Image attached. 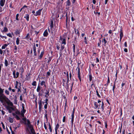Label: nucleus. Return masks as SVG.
Returning a JSON list of instances; mask_svg holds the SVG:
<instances>
[{
	"mask_svg": "<svg viewBox=\"0 0 134 134\" xmlns=\"http://www.w3.org/2000/svg\"><path fill=\"white\" fill-rule=\"evenodd\" d=\"M21 122L25 124L27 126L30 130V134H35L32 126L29 120L27 119L26 118H22V120H21Z\"/></svg>",
	"mask_w": 134,
	"mask_h": 134,
	"instance_id": "nucleus-1",
	"label": "nucleus"
},
{
	"mask_svg": "<svg viewBox=\"0 0 134 134\" xmlns=\"http://www.w3.org/2000/svg\"><path fill=\"white\" fill-rule=\"evenodd\" d=\"M59 42L61 44H64V45H65L66 44V40L65 38L61 36L60 37Z\"/></svg>",
	"mask_w": 134,
	"mask_h": 134,
	"instance_id": "nucleus-2",
	"label": "nucleus"
},
{
	"mask_svg": "<svg viewBox=\"0 0 134 134\" xmlns=\"http://www.w3.org/2000/svg\"><path fill=\"white\" fill-rule=\"evenodd\" d=\"M26 111V110H22L21 112L19 111H17L16 112V114L19 115L20 116L24 117V114Z\"/></svg>",
	"mask_w": 134,
	"mask_h": 134,
	"instance_id": "nucleus-3",
	"label": "nucleus"
},
{
	"mask_svg": "<svg viewBox=\"0 0 134 134\" xmlns=\"http://www.w3.org/2000/svg\"><path fill=\"white\" fill-rule=\"evenodd\" d=\"M15 85V88L18 89V92H19L20 90L21 83L18 81H16Z\"/></svg>",
	"mask_w": 134,
	"mask_h": 134,
	"instance_id": "nucleus-4",
	"label": "nucleus"
},
{
	"mask_svg": "<svg viewBox=\"0 0 134 134\" xmlns=\"http://www.w3.org/2000/svg\"><path fill=\"white\" fill-rule=\"evenodd\" d=\"M0 98L5 101L8 100V99L3 94L0 95Z\"/></svg>",
	"mask_w": 134,
	"mask_h": 134,
	"instance_id": "nucleus-5",
	"label": "nucleus"
},
{
	"mask_svg": "<svg viewBox=\"0 0 134 134\" xmlns=\"http://www.w3.org/2000/svg\"><path fill=\"white\" fill-rule=\"evenodd\" d=\"M77 69L78 77L80 81H81V78L80 74V69L79 66L77 68Z\"/></svg>",
	"mask_w": 134,
	"mask_h": 134,
	"instance_id": "nucleus-6",
	"label": "nucleus"
},
{
	"mask_svg": "<svg viewBox=\"0 0 134 134\" xmlns=\"http://www.w3.org/2000/svg\"><path fill=\"white\" fill-rule=\"evenodd\" d=\"M42 9H40L37 11L36 13L34 14V15L35 16H37L38 15H40L41 14V12Z\"/></svg>",
	"mask_w": 134,
	"mask_h": 134,
	"instance_id": "nucleus-7",
	"label": "nucleus"
},
{
	"mask_svg": "<svg viewBox=\"0 0 134 134\" xmlns=\"http://www.w3.org/2000/svg\"><path fill=\"white\" fill-rule=\"evenodd\" d=\"M13 76L14 77V78H16L18 77L19 75V73L18 72H16V75H15V71H14L13 72Z\"/></svg>",
	"mask_w": 134,
	"mask_h": 134,
	"instance_id": "nucleus-8",
	"label": "nucleus"
},
{
	"mask_svg": "<svg viewBox=\"0 0 134 134\" xmlns=\"http://www.w3.org/2000/svg\"><path fill=\"white\" fill-rule=\"evenodd\" d=\"M5 0H1L0 1V5L1 7H3L4 4Z\"/></svg>",
	"mask_w": 134,
	"mask_h": 134,
	"instance_id": "nucleus-9",
	"label": "nucleus"
},
{
	"mask_svg": "<svg viewBox=\"0 0 134 134\" xmlns=\"http://www.w3.org/2000/svg\"><path fill=\"white\" fill-rule=\"evenodd\" d=\"M44 101L45 102V104L44 105V108L45 109H46L47 107L48 99H46V100H44Z\"/></svg>",
	"mask_w": 134,
	"mask_h": 134,
	"instance_id": "nucleus-10",
	"label": "nucleus"
},
{
	"mask_svg": "<svg viewBox=\"0 0 134 134\" xmlns=\"http://www.w3.org/2000/svg\"><path fill=\"white\" fill-rule=\"evenodd\" d=\"M48 34V32L47 30H46L44 31L43 34V35L44 37H47V36Z\"/></svg>",
	"mask_w": 134,
	"mask_h": 134,
	"instance_id": "nucleus-11",
	"label": "nucleus"
},
{
	"mask_svg": "<svg viewBox=\"0 0 134 134\" xmlns=\"http://www.w3.org/2000/svg\"><path fill=\"white\" fill-rule=\"evenodd\" d=\"M94 108L95 109H97L98 108L99 109V107H98V106L97 103L96 102H94Z\"/></svg>",
	"mask_w": 134,
	"mask_h": 134,
	"instance_id": "nucleus-12",
	"label": "nucleus"
},
{
	"mask_svg": "<svg viewBox=\"0 0 134 134\" xmlns=\"http://www.w3.org/2000/svg\"><path fill=\"white\" fill-rule=\"evenodd\" d=\"M102 42L103 43V45L104 46H106V44L107 43V41L105 40V39L104 38L103 40H102Z\"/></svg>",
	"mask_w": 134,
	"mask_h": 134,
	"instance_id": "nucleus-13",
	"label": "nucleus"
},
{
	"mask_svg": "<svg viewBox=\"0 0 134 134\" xmlns=\"http://www.w3.org/2000/svg\"><path fill=\"white\" fill-rule=\"evenodd\" d=\"M7 100L8 101H7V103L8 105L11 106L13 105V104L12 102H11L9 99L8 100Z\"/></svg>",
	"mask_w": 134,
	"mask_h": 134,
	"instance_id": "nucleus-14",
	"label": "nucleus"
},
{
	"mask_svg": "<svg viewBox=\"0 0 134 134\" xmlns=\"http://www.w3.org/2000/svg\"><path fill=\"white\" fill-rule=\"evenodd\" d=\"M42 88L41 87H40L39 85H38L37 86V92H40V90Z\"/></svg>",
	"mask_w": 134,
	"mask_h": 134,
	"instance_id": "nucleus-15",
	"label": "nucleus"
},
{
	"mask_svg": "<svg viewBox=\"0 0 134 134\" xmlns=\"http://www.w3.org/2000/svg\"><path fill=\"white\" fill-rule=\"evenodd\" d=\"M24 17L26 19V20L27 21H29V15H28V14H26L25 15V16H24Z\"/></svg>",
	"mask_w": 134,
	"mask_h": 134,
	"instance_id": "nucleus-16",
	"label": "nucleus"
},
{
	"mask_svg": "<svg viewBox=\"0 0 134 134\" xmlns=\"http://www.w3.org/2000/svg\"><path fill=\"white\" fill-rule=\"evenodd\" d=\"M4 64L6 67H7L8 65V61L6 59H5Z\"/></svg>",
	"mask_w": 134,
	"mask_h": 134,
	"instance_id": "nucleus-17",
	"label": "nucleus"
},
{
	"mask_svg": "<svg viewBox=\"0 0 134 134\" xmlns=\"http://www.w3.org/2000/svg\"><path fill=\"white\" fill-rule=\"evenodd\" d=\"M33 51L34 52V55H36V47L35 45H34L33 47Z\"/></svg>",
	"mask_w": 134,
	"mask_h": 134,
	"instance_id": "nucleus-18",
	"label": "nucleus"
},
{
	"mask_svg": "<svg viewBox=\"0 0 134 134\" xmlns=\"http://www.w3.org/2000/svg\"><path fill=\"white\" fill-rule=\"evenodd\" d=\"M39 109H41L42 107V102L41 100H40L39 102Z\"/></svg>",
	"mask_w": 134,
	"mask_h": 134,
	"instance_id": "nucleus-19",
	"label": "nucleus"
},
{
	"mask_svg": "<svg viewBox=\"0 0 134 134\" xmlns=\"http://www.w3.org/2000/svg\"><path fill=\"white\" fill-rule=\"evenodd\" d=\"M110 81L109 80V76H108V80L106 84L105 85H107V86H108V84L110 83Z\"/></svg>",
	"mask_w": 134,
	"mask_h": 134,
	"instance_id": "nucleus-20",
	"label": "nucleus"
},
{
	"mask_svg": "<svg viewBox=\"0 0 134 134\" xmlns=\"http://www.w3.org/2000/svg\"><path fill=\"white\" fill-rule=\"evenodd\" d=\"M65 45H64V44H61V48L60 49V52H62V51L64 48Z\"/></svg>",
	"mask_w": 134,
	"mask_h": 134,
	"instance_id": "nucleus-21",
	"label": "nucleus"
},
{
	"mask_svg": "<svg viewBox=\"0 0 134 134\" xmlns=\"http://www.w3.org/2000/svg\"><path fill=\"white\" fill-rule=\"evenodd\" d=\"M41 85L42 86L44 85L45 87H46L45 82L44 81H41Z\"/></svg>",
	"mask_w": 134,
	"mask_h": 134,
	"instance_id": "nucleus-22",
	"label": "nucleus"
},
{
	"mask_svg": "<svg viewBox=\"0 0 134 134\" xmlns=\"http://www.w3.org/2000/svg\"><path fill=\"white\" fill-rule=\"evenodd\" d=\"M45 93L46 94V95L45 96V97H48V96H49V91L47 90H46V92H45Z\"/></svg>",
	"mask_w": 134,
	"mask_h": 134,
	"instance_id": "nucleus-23",
	"label": "nucleus"
},
{
	"mask_svg": "<svg viewBox=\"0 0 134 134\" xmlns=\"http://www.w3.org/2000/svg\"><path fill=\"white\" fill-rule=\"evenodd\" d=\"M53 21H51V24L50 25V29L51 30L52 29L53 27Z\"/></svg>",
	"mask_w": 134,
	"mask_h": 134,
	"instance_id": "nucleus-24",
	"label": "nucleus"
},
{
	"mask_svg": "<svg viewBox=\"0 0 134 134\" xmlns=\"http://www.w3.org/2000/svg\"><path fill=\"white\" fill-rule=\"evenodd\" d=\"M66 5L69 6L70 5L71 3L70 2V0H67L66 2Z\"/></svg>",
	"mask_w": 134,
	"mask_h": 134,
	"instance_id": "nucleus-25",
	"label": "nucleus"
},
{
	"mask_svg": "<svg viewBox=\"0 0 134 134\" xmlns=\"http://www.w3.org/2000/svg\"><path fill=\"white\" fill-rule=\"evenodd\" d=\"M74 112L75 109L74 108L73 110L72 111V112L71 113V117H74Z\"/></svg>",
	"mask_w": 134,
	"mask_h": 134,
	"instance_id": "nucleus-26",
	"label": "nucleus"
},
{
	"mask_svg": "<svg viewBox=\"0 0 134 134\" xmlns=\"http://www.w3.org/2000/svg\"><path fill=\"white\" fill-rule=\"evenodd\" d=\"M59 125L58 124H57L55 128V131H57L58 129V128H59Z\"/></svg>",
	"mask_w": 134,
	"mask_h": 134,
	"instance_id": "nucleus-27",
	"label": "nucleus"
},
{
	"mask_svg": "<svg viewBox=\"0 0 134 134\" xmlns=\"http://www.w3.org/2000/svg\"><path fill=\"white\" fill-rule=\"evenodd\" d=\"M8 120L10 123H12L13 121V118H9Z\"/></svg>",
	"mask_w": 134,
	"mask_h": 134,
	"instance_id": "nucleus-28",
	"label": "nucleus"
},
{
	"mask_svg": "<svg viewBox=\"0 0 134 134\" xmlns=\"http://www.w3.org/2000/svg\"><path fill=\"white\" fill-rule=\"evenodd\" d=\"M19 38H17L16 40V44L18 45L19 44Z\"/></svg>",
	"mask_w": 134,
	"mask_h": 134,
	"instance_id": "nucleus-29",
	"label": "nucleus"
},
{
	"mask_svg": "<svg viewBox=\"0 0 134 134\" xmlns=\"http://www.w3.org/2000/svg\"><path fill=\"white\" fill-rule=\"evenodd\" d=\"M7 46V45L6 44H5L3 45L2 46V49H5V48Z\"/></svg>",
	"mask_w": 134,
	"mask_h": 134,
	"instance_id": "nucleus-30",
	"label": "nucleus"
},
{
	"mask_svg": "<svg viewBox=\"0 0 134 134\" xmlns=\"http://www.w3.org/2000/svg\"><path fill=\"white\" fill-rule=\"evenodd\" d=\"M43 54H44V52L43 51H42L41 52V54L40 55V56H39L40 59H41L42 58Z\"/></svg>",
	"mask_w": 134,
	"mask_h": 134,
	"instance_id": "nucleus-31",
	"label": "nucleus"
},
{
	"mask_svg": "<svg viewBox=\"0 0 134 134\" xmlns=\"http://www.w3.org/2000/svg\"><path fill=\"white\" fill-rule=\"evenodd\" d=\"M17 47L16 46H14V53H16L17 52Z\"/></svg>",
	"mask_w": 134,
	"mask_h": 134,
	"instance_id": "nucleus-32",
	"label": "nucleus"
},
{
	"mask_svg": "<svg viewBox=\"0 0 134 134\" xmlns=\"http://www.w3.org/2000/svg\"><path fill=\"white\" fill-rule=\"evenodd\" d=\"M8 30V29L6 27H5L4 28L3 31V32H7Z\"/></svg>",
	"mask_w": 134,
	"mask_h": 134,
	"instance_id": "nucleus-33",
	"label": "nucleus"
},
{
	"mask_svg": "<svg viewBox=\"0 0 134 134\" xmlns=\"http://www.w3.org/2000/svg\"><path fill=\"white\" fill-rule=\"evenodd\" d=\"M20 33V32L18 30H15V33L16 35H18Z\"/></svg>",
	"mask_w": 134,
	"mask_h": 134,
	"instance_id": "nucleus-34",
	"label": "nucleus"
},
{
	"mask_svg": "<svg viewBox=\"0 0 134 134\" xmlns=\"http://www.w3.org/2000/svg\"><path fill=\"white\" fill-rule=\"evenodd\" d=\"M20 72H21V74H22L23 73L24 70V69L23 68V67H21L20 68Z\"/></svg>",
	"mask_w": 134,
	"mask_h": 134,
	"instance_id": "nucleus-35",
	"label": "nucleus"
},
{
	"mask_svg": "<svg viewBox=\"0 0 134 134\" xmlns=\"http://www.w3.org/2000/svg\"><path fill=\"white\" fill-rule=\"evenodd\" d=\"M101 108L102 110L103 111L104 109V104L103 102H102V105L101 107Z\"/></svg>",
	"mask_w": 134,
	"mask_h": 134,
	"instance_id": "nucleus-36",
	"label": "nucleus"
},
{
	"mask_svg": "<svg viewBox=\"0 0 134 134\" xmlns=\"http://www.w3.org/2000/svg\"><path fill=\"white\" fill-rule=\"evenodd\" d=\"M32 85L33 86H35L36 85V81H34L33 82L32 84Z\"/></svg>",
	"mask_w": 134,
	"mask_h": 134,
	"instance_id": "nucleus-37",
	"label": "nucleus"
},
{
	"mask_svg": "<svg viewBox=\"0 0 134 134\" xmlns=\"http://www.w3.org/2000/svg\"><path fill=\"white\" fill-rule=\"evenodd\" d=\"M96 93H97V95L98 97L99 98H100L101 97V96L99 94L97 90L96 91Z\"/></svg>",
	"mask_w": 134,
	"mask_h": 134,
	"instance_id": "nucleus-38",
	"label": "nucleus"
},
{
	"mask_svg": "<svg viewBox=\"0 0 134 134\" xmlns=\"http://www.w3.org/2000/svg\"><path fill=\"white\" fill-rule=\"evenodd\" d=\"M49 129L51 132L52 131V128L51 126V125L49 123Z\"/></svg>",
	"mask_w": 134,
	"mask_h": 134,
	"instance_id": "nucleus-39",
	"label": "nucleus"
},
{
	"mask_svg": "<svg viewBox=\"0 0 134 134\" xmlns=\"http://www.w3.org/2000/svg\"><path fill=\"white\" fill-rule=\"evenodd\" d=\"M84 40H85V41H84V42L86 44H87L88 43H87V38H86V37H85V38H84Z\"/></svg>",
	"mask_w": 134,
	"mask_h": 134,
	"instance_id": "nucleus-40",
	"label": "nucleus"
},
{
	"mask_svg": "<svg viewBox=\"0 0 134 134\" xmlns=\"http://www.w3.org/2000/svg\"><path fill=\"white\" fill-rule=\"evenodd\" d=\"M29 37H30V34L29 33H28L25 37V38L28 39Z\"/></svg>",
	"mask_w": 134,
	"mask_h": 134,
	"instance_id": "nucleus-41",
	"label": "nucleus"
},
{
	"mask_svg": "<svg viewBox=\"0 0 134 134\" xmlns=\"http://www.w3.org/2000/svg\"><path fill=\"white\" fill-rule=\"evenodd\" d=\"M89 80L90 81H91L92 80V76L91 74H90L89 76Z\"/></svg>",
	"mask_w": 134,
	"mask_h": 134,
	"instance_id": "nucleus-42",
	"label": "nucleus"
},
{
	"mask_svg": "<svg viewBox=\"0 0 134 134\" xmlns=\"http://www.w3.org/2000/svg\"><path fill=\"white\" fill-rule=\"evenodd\" d=\"M120 37H122L123 36V34L122 32L121 31V32L120 35Z\"/></svg>",
	"mask_w": 134,
	"mask_h": 134,
	"instance_id": "nucleus-43",
	"label": "nucleus"
},
{
	"mask_svg": "<svg viewBox=\"0 0 134 134\" xmlns=\"http://www.w3.org/2000/svg\"><path fill=\"white\" fill-rule=\"evenodd\" d=\"M73 52H74V53H75V45L74 44H73Z\"/></svg>",
	"mask_w": 134,
	"mask_h": 134,
	"instance_id": "nucleus-44",
	"label": "nucleus"
},
{
	"mask_svg": "<svg viewBox=\"0 0 134 134\" xmlns=\"http://www.w3.org/2000/svg\"><path fill=\"white\" fill-rule=\"evenodd\" d=\"M19 16V14H17L16 15V20H19L18 17Z\"/></svg>",
	"mask_w": 134,
	"mask_h": 134,
	"instance_id": "nucleus-45",
	"label": "nucleus"
},
{
	"mask_svg": "<svg viewBox=\"0 0 134 134\" xmlns=\"http://www.w3.org/2000/svg\"><path fill=\"white\" fill-rule=\"evenodd\" d=\"M5 93L7 95H9V92L7 90H6L5 91Z\"/></svg>",
	"mask_w": 134,
	"mask_h": 134,
	"instance_id": "nucleus-46",
	"label": "nucleus"
},
{
	"mask_svg": "<svg viewBox=\"0 0 134 134\" xmlns=\"http://www.w3.org/2000/svg\"><path fill=\"white\" fill-rule=\"evenodd\" d=\"M7 36L9 37H12V34L10 33H8V34H7Z\"/></svg>",
	"mask_w": 134,
	"mask_h": 134,
	"instance_id": "nucleus-47",
	"label": "nucleus"
},
{
	"mask_svg": "<svg viewBox=\"0 0 134 134\" xmlns=\"http://www.w3.org/2000/svg\"><path fill=\"white\" fill-rule=\"evenodd\" d=\"M22 110H25V105L24 104H22Z\"/></svg>",
	"mask_w": 134,
	"mask_h": 134,
	"instance_id": "nucleus-48",
	"label": "nucleus"
},
{
	"mask_svg": "<svg viewBox=\"0 0 134 134\" xmlns=\"http://www.w3.org/2000/svg\"><path fill=\"white\" fill-rule=\"evenodd\" d=\"M1 124L2 125V127H3V128L4 129H5V126H4V124H3V123L2 122L1 123Z\"/></svg>",
	"mask_w": 134,
	"mask_h": 134,
	"instance_id": "nucleus-49",
	"label": "nucleus"
},
{
	"mask_svg": "<svg viewBox=\"0 0 134 134\" xmlns=\"http://www.w3.org/2000/svg\"><path fill=\"white\" fill-rule=\"evenodd\" d=\"M44 127L46 130H47V128L46 126L45 123H44Z\"/></svg>",
	"mask_w": 134,
	"mask_h": 134,
	"instance_id": "nucleus-50",
	"label": "nucleus"
},
{
	"mask_svg": "<svg viewBox=\"0 0 134 134\" xmlns=\"http://www.w3.org/2000/svg\"><path fill=\"white\" fill-rule=\"evenodd\" d=\"M51 59L50 57H49L48 60L47 62L48 63H49L51 61Z\"/></svg>",
	"mask_w": 134,
	"mask_h": 134,
	"instance_id": "nucleus-51",
	"label": "nucleus"
},
{
	"mask_svg": "<svg viewBox=\"0 0 134 134\" xmlns=\"http://www.w3.org/2000/svg\"><path fill=\"white\" fill-rule=\"evenodd\" d=\"M115 88V87H114V86H113V93H114L115 91H114V89Z\"/></svg>",
	"mask_w": 134,
	"mask_h": 134,
	"instance_id": "nucleus-52",
	"label": "nucleus"
},
{
	"mask_svg": "<svg viewBox=\"0 0 134 134\" xmlns=\"http://www.w3.org/2000/svg\"><path fill=\"white\" fill-rule=\"evenodd\" d=\"M104 123H105V127L106 128H107V125L106 121H105L104 122Z\"/></svg>",
	"mask_w": 134,
	"mask_h": 134,
	"instance_id": "nucleus-53",
	"label": "nucleus"
},
{
	"mask_svg": "<svg viewBox=\"0 0 134 134\" xmlns=\"http://www.w3.org/2000/svg\"><path fill=\"white\" fill-rule=\"evenodd\" d=\"M10 130L11 132H12V134H14V132L12 130V128H11V127H10Z\"/></svg>",
	"mask_w": 134,
	"mask_h": 134,
	"instance_id": "nucleus-54",
	"label": "nucleus"
},
{
	"mask_svg": "<svg viewBox=\"0 0 134 134\" xmlns=\"http://www.w3.org/2000/svg\"><path fill=\"white\" fill-rule=\"evenodd\" d=\"M96 63H97V62H99V60L98 58H96Z\"/></svg>",
	"mask_w": 134,
	"mask_h": 134,
	"instance_id": "nucleus-55",
	"label": "nucleus"
},
{
	"mask_svg": "<svg viewBox=\"0 0 134 134\" xmlns=\"http://www.w3.org/2000/svg\"><path fill=\"white\" fill-rule=\"evenodd\" d=\"M1 112H2V114L3 115H4L5 114V112L3 110H2L1 111Z\"/></svg>",
	"mask_w": 134,
	"mask_h": 134,
	"instance_id": "nucleus-56",
	"label": "nucleus"
},
{
	"mask_svg": "<svg viewBox=\"0 0 134 134\" xmlns=\"http://www.w3.org/2000/svg\"><path fill=\"white\" fill-rule=\"evenodd\" d=\"M3 53V51L1 49H0V54H2Z\"/></svg>",
	"mask_w": 134,
	"mask_h": 134,
	"instance_id": "nucleus-57",
	"label": "nucleus"
},
{
	"mask_svg": "<svg viewBox=\"0 0 134 134\" xmlns=\"http://www.w3.org/2000/svg\"><path fill=\"white\" fill-rule=\"evenodd\" d=\"M124 46L125 47H127V43L126 42H125L124 43Z\"/></svg>",
	"mask_w": 134,
	"mask_h": 134,
	"instance_id": "nucleus-58",
	"label": "nucleus"
},
{
	"mask_svg": "<svg viewBox=\"0 0 134 134\" xmlns=\"http://www.w3.org/2000/svg\"><path fill=\"white\" fill-rule=\"evenodd\" d=\"M124 51L125 52H127L128 51L127 49L126 48H125L124 49Z\"/></svg>",
	"mask_w": 134,
	"mask_h": 134,
	"instance_id": "nucleus-59",
	"label": "nucleus"
},
{
	"mask_svg": "<svg viewBox=\"0 0 134 134\" xmlns=\"http://www.w3.org/2000/svg\"><path fill=\"white\" fill-rule=\"evenodd\" d=\"M56 47H57V49L58 50H59V49L60 47L58 45H57V46Z\"/></svg>",
	"mask_w": 134,
	"mask_h": 134,
	"instance_id": "nucleus-60",
	"label": "nucleus"
},
{
	"mask_svg": "<svg viewBox=\"0 0 134 134\" xmlns=\"http://www.w3.org/2000/svg\"><path fill=\"white\" fill-rule=\"evenodd\" d=\"M0 24H1V25L2 26L3 25V21H0Z\"/></svg>",
	"mask_w": 134,
	"mask_h": 134,
	"instance_id": "nucleus-61",
	"label": "nucleus"
},
{
	"mask_svg": "<svg viewBox=\"0 0 134 134\" xmlns=\"http://www.w3.org/2000/svg\"><path fill=\"white\" fill-rule=\"evenodd\" d=\"M74 120V118H72V119H71V123H72V124L73 123V122Z\"/></svg>",
	"mask_w": 134,
	"mask_h": 134,
	"instance_id": "nucleus-62",
	"label": "nucleus"
},
{
	"mask_svg": "<svg viewBox=\"0 0 134 134\" xmlns=\"http://www.w3.org/2000/svg\"><path fill=\"white\" fill-rule=\"evenodd\" d=\"M92 1L94 4H95L96 3V1L95 0H92Z\"/></svg>",
	"mask_w": 134,
	"mask_h": 134,
	"instance_id": "nucleus-63",
	"label": "nucleus"
},
{
	"mask_svg": "<svg viewBox=\"0 0 134 134\" xmlns=\"http://www.w3.org/2000/svg\"><path fill=\"white\" fill-rule=\"evenodd\" d=\"M50 74V73L49 72H47V74L48 76H49Z\"/></svg>",
	"mask_w": 134,
	"mask_h": 134,
	"instance_id": "nucleus-64",
	"label": "nucleus"
}]
</instances>
